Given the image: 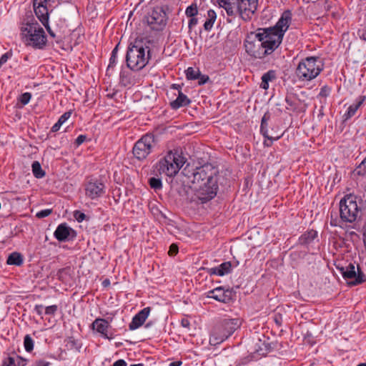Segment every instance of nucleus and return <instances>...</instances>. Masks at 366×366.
<instances>
[{"label": "nucleus", "mask_w": 366, "mask_h": 366, "mask_svg": "<svg viewBox=\"0 0 366 366\" xmlns=\"http://www.w3.org/2000/svg\"><path fill=\"white\" fill-rule=\"evenodd\" d=\"M292 11L285 10L275 25L259 27L248 33L244 41L246 53L259 59L272 54L282 44L285 32L292 22Z\"/></svg>", "instance_id": "nucleus-1"}, {"label": "nucleus", "mask_w": 366, "mask_h": 366, "mask_svg": "<svg viewBox=\"0 0 366 366\" xmlns=\"http://www.w3.org/2000/svg\"><path fill=\"white\" fill-rule=\"evenodd\" d=\"M150 57V49L142 40L136 39L127 48L126 64L132 71H140L147 64Z\"/></svg>", "instance_id": "nucleus-2"}, {"label": "nucleus", "mask_w": 366, "mask_h": 366, "mask_svg": "<svg viewBox=\"0 0 366 366\" xmlns=\"http://www.w3.org/2000/svg\"><path fill=\"white\" fill-rule=\"evenodd\" d=\"M324 69V62L318 56H307L298 62L295 74L298 81L307 82L315 79Z\"/></svg>", "instance_id": "nucleus-3"}, {"label": "nucleus", "mask_w": 366, "mask_h": 366, "mask_svg": "<svg viewBox=\"0 0 366 366\" xmlns=\"http://www.w3.org/2000/svg\"><path fill=\"white\" fill-rule=\"evenodd\" d=\"M21 32L22 41L26 45L37 49H42L46 46L47 39L44 30L36 20L31 19L22 24Z\"/></svg>", "instance_id": "nucleus-4"}, {"label": "nucleus", "mask_w": 366, "mask_h": 366, "mask_svg": "<svg viewBox=\"0 0 366 366\" xmlns=\"http://www.w3.org/2000/svg\"><path fill=\"white\" fill-rule=\"evenodd\" d=\"M184 164V158L178 154L177 152L169 151L156 164V169L161 174H164L167 177L175 176L180 168Z\"/></svg>", "instance_id": "nucleus-5"}, {"label": "nucleus", "mask_w": 366, "mask_h": 366, "mask_svg": "<svg viewBox=\"0 0 366 366\" xmlns=\"http://www.w3.org/2000/svg\"><path fill=\"white\" fill-rule=\"evenodd\" d=\"M356 196L346 194L340 202V217L342 222L352 223L355 222L360 212L357 206Z\"/></svg>", "instance_id": "nucleus-6"}, {"label": "nucleus", "mask_w": 366, "mask_h": 366, "mask_svg": "<svg viewBox=\"0 0 366 366\" xmlns=\"http://www.w3.org/2000/svg\"><path fill=\"white\" fill-rule=\"evenodd\" d=\"M157 137L152 133H147L137 140L132 148L134 158L139 161L147 159L157 144Z\"/></svg>", "instance_id": "nucleus-7"}, {"label": "nucleus", "mask_w": 366, "mask_h": 366, "mask_svg": "<svg viewBox=\"0 0 366 366\" xmlns=\"http://www.w3.org/2000/svg\"><path fill=\"white\" fill-rule=\"evenodd\" d=\"M144 18L149 27L156 31H163L169 19L164 8L159 6L149 11Z\"/></svg>", "instance_id": "nucleus-8"}, {"label": "nucleus", "mask_w": 366, "mask_h": 366, "mask_svg": "<svg viewBox=\"0 0 366 366\" xmlns=\"http://www.w3.org/2000/svg\"><path fill=\"white\" fill-rule=\"evenodd\" d=\"M218 174L217 168L213 167L212 164H204L193 170L191 182L202 184L209 182V183L212 184L214 182H218Z\"/></svg>", "instance_id": "nucleus-9"}, {"label": "nucleus", "mask_w": 366, "mask_h": 366, "mask_svg": "<svg viewBox=\"0 0 366 366\" xmlns=\"http://www.w3.org/2000/svg\"><path fill=\"white\" fill-rule=\"evenodd\" d=\"M337 268L349 285L355 286L366 282V275L358 264L357 269L355 263L351 262L345 267H337Z\"/></svg>", "instance_id": "nucleus-10"}, {"label": "nucleus", "mask_w": 366, "mask_h": 366, "mask_svg": "<svg viewBox=\"0 0 366 366\" xmlns=\"http://www.w3.org/2000/svg\"><path fill=\"white\" fill-rule=\"evenodd\" d=\"M240 318L224 319L216 329L217 342H222L229 337L242 325Z\"/></svg>", "instance_id": "nucleus-11"}, {"label": "nucleus", "mask_w": 366, "mask_h": 366, "mask_svg": "<svg viewBox=\"0 0 366 366\" xmlns=\"http://www.w3.org/2000/svg\"><path fill=\"white\" fill-rule=\"evenodd\" d=\"M207 298H212L224 304L233 302L236 297V292L233 288H225L222 286L215 287L205 293Z\"/></svg>", "instance_id": "nucleus-12"}, {"label": "nucleus", "mask_w": 366, "mask_h": 366, "mask_svg": "<svg viewBox=\"0 0 366 366\" xmlns=\"http://www.w3.org/2000/svg\"><path fill=\"white\" fill-rule=\"evenodd\" d=\"M218 189V182H214L212 184L205 182L200 184L199 188L196 189L195 196L202 204H204L216 197Z\"/></svg>", "instance_id": "nucleus-13"}, {"label": "nucleus", "mask_w": 366, "mask_h": 366, "mask_svg": "<svg viewBox=\"0 0 366 366\" xmlns=\"http://www.w3.org/2000/svg\"><path fill=\"white\" fill-rule=\"evenodd\" d=\"M236 5L239 17L244 21H249L257 9L258 0H236Z\"/></svg>", "instance_id": "nucleus-14"}, {"label": "nucleus", "mask_w": 366, "mask_h": 366, "mask_svg": "<svg viewBox=\"0 0 366 366\" xmlns=\"http://www.w3.org/2000/svg\"><path fill=\"white\" fill-rule=\"evenodd\" d=\"M286 109L295 113H302L306 110V105L296 94L290 93L285 97Z\"/></svg>", "instance_id": "nucleus-15"}, {"label": "nucleus", "mask_w": 366, "mask_h": 366, "mask_svg": "<svg viewBox=\"0 0 366 366\" xmlns=\"http://www.w3.org/2000/svg\"><path fill=\"white\" fill-rule=\"evenodd\" d=\"M131 69H122L119 74V85L123 87L131 88L139 82V75L135 74Z\"/></svg>", "instance_id": "nucleus-16"}, {"label": "nucleus", "mask_w": 366, "mask_h": 366, "mask_svg": "<svg viewBox=\"0 0 366 366\" xmlns=\"http://www.w3.org/2000/svg\"><path fill=\"white\" fill-rule=\"evenodd\" d=\"M76 235V232L69 227L66 223H62L58 225L54 232V237L59 242H66L73 239Z\"/></svg>", "instance_id": "nucleus-17"}, {"label": "nucleus", "mask_w": 366, "mask_h": 366, "mask_svg": "<svg viewBox=\"0 0 366 366\" xmlns=\"http://www.w3.org/2000/svg\"><path fill=\"white\" fill-rule=\"evenodd\" d=\"M110 329L109 322L105 319L98 318L93 322V331L96 330L105 339L111 340L114 338V333L110 332Z\"/></svg>", "instance_id": "nucleus-18"}, {"label": "nucleus", "mask_w": 366, "mask_h": 366, "mask_svg": "<svg viewBox=\"0 0 366 366\" xmlns=\"http://www.w3.org/2000/svg\"><path fill=\"white\" fill-rule=\"evenodd\" d=\"M215 3L219 6V8H222L225 10L228 18L227 21L231 23L232 19H234L237 15H239V11L236 5V1L232 2V0H214Z\"/></svg>", "instance_id": "nucleus-19"}, {"label": "nucleus", "mask_w": 366, "mask_h": 366, "mask_svg": "<svg viewBox=\"0 0 366 366\" xmlns=\"http://www.w3.org/2000/svg\"><path fill=\"white\" fill-rule=\"evenodd\" d=\"M150 311L151 308L149 307H147L141 310L132 317V320L129 325V329L130 330H134L140 327L146 321Z\"/></svg>", "instance_id": "nucleus-20"}, {"label": "nucleus", "mask_w": 366, "mask_h": 366, "mask_svg": "<svg viewBox=\"0 0 366 366\" xmlns=\"http://www.w3.org/2000/svg\"><path fill=\"white\" fill-rule=\"evenodd\" d=\"M207 272L209 275L222 277L232 272V264L230 262H224L217 267L207 268Z\"/></svg>", "instance_id": "nucleus-21"}, {"label": "nucleus", "mask_w": 366, "mask_h": 366, "mask_svg": "<svg viewBox=\"0 0 366 366\" xmlns=\"http://www.w3.org/2000/svg\"><path fill=\"white\" fill-rule=\"evenodd\" d=\"M317 232L313 229H308L302 234L298 238V244L308 248L314 240L317 238Z\"/></svg>", "instance_id": "nucleus-22"}, {"label": "nucleus", "mask_w": 366, "mask_h": 366, "mask_svg": "<svg viewBox=\"0 0 366 366\" xmlns=\"http://www.w3.org/2000/svg\"><path fill=\"white\" fill-rule=\"evenodd\" d=\"M366 100L365 95H360L355 100V103L351 104L348 108L347 112L343 115L344 121H347L352 117L358 109L363 104L365 101Z\"/></svg>", "instance_id": "nucleus-23"}, {"label": "nucleus", "mask_w": 366, "mask_h": 366, "mask_svg": "<svg viewBox=\"0 0 366 366\" xmlns=\"http://www.w3.org/2000/svg\"><path fill=\"white\" fill-rule=\"evenodd\" d=\"M33 8L36 16L41 21V23L43 25H45V24L48 23L49 12L51 11V9H47V7L46 6H43V4H33Z\"/></svg>", "instance_id": "nucleus-24"}, {"label": "nucleus", "mask_w": 366, "mask_h": 366, "mask_svg": "<svg viewBox=\"0 0 366 366\" xmlns=\"http://www.w3.org/2000/svg\"><path fill=\"white\" fill-rule=\"evenodd\" d=\"M190 103L191 100L187 97V96L182 92H179L177 99L170 102V107L173 109H178L180 107L189 105Z\"/></svg>", "instance_id": "nucleus-25"}, {"label": "nucleus", "mask_w": 366, "mask_h": 366, "mask_svg": "<svg viewBox=\"0 0 366 366\" xmlns=\"http://www.w3.org/2000/svg\"><path fill=\"white\" fill-rule=\"evenodd\" d=\"M107 182V177L103 175L99 180L93 182V196L101 197L105 193V182Z\"/></svg>", "instance_id": "nucleus-26"}, {"label": "nucleus", "mask_w": 366, "mask_h": 366, "mask_svg": "<svg viewBox=\"0 0 366 366\" xmlns=\"http://www.w3.org/2000/svg\"><path fill=\"white\" fill-rule=\"evenodd\" d=\"M203 16H205L204 15ZM207 19L203 24V29L206 31H210L213 28L214 24L217 19V13L214 9H209L207 12Z\"/></svg>", "instance_id": "nucleus-27"}, {"label": "nucleus", "mask_w": 366, "mask_h": 366, "mask_svg": "<svg viewBox=\"0 0 366 366\" xmlns=\"http://www.w3.org/2000/svg\"><path fill=\"white\" fill-rule=\"evenodd\" d=\"M272 347L269 342H266L265 341H261L259 340V342L256 344L254 353H256L258 356L262 357L266 356L267 353H269L272 350Z\"/></svg>", "instance_id": "nucleus-28"}, {"label": "nucleus", "mask_w": 366, "mask_h": 366, "mask_svg": "<svg viewBox=\"0 0 366 366\" xmlns=\"http://www.w3.org/2000/svg\"><path fill=\"white\" fill-rule=\"evenodd\" d=\"M277 78L276 71L270 69L262 76L260 87L267 90L269 88V82L275 80Z\"/></svg>", "instance_id": "nucleus-29"}, {"label": "nucleus", "mask_w": 366, "mask_h": 366, "mask_svg": "<svg viewBox=\"0 0 366 366\" xmlns=\"http://www.w3.org/2000/svg\"><path fill=\"white\" fill-rule=\"evenodd\" d=\"M57 277L61 282L66 284H70V282L72 280L71 269L69 267H66L59 269L57 272Z\"/></svg>", "instance_id": "nucleus-30"}, {"label": "nucleus", "mask_w": 366, "mask_h": 366, "mask_svg": "<svg viewBox=\"0 0 366 366\" xmlns=\"http://www.w3.org/2000/svg\"><path fill=\"white\" fill-rule=\"evenodd\" d=\"M22 255L16 252L10 254L7 258L6 263L9 265L20 266L23 264Z\"/></svg>", "instance_id": "nucleus-31"}, {"label": "nucleus", "mask_w": 366, "mask_h": 366, "mask_svg": "<svg viewBox=\"0 0 366 366\" xmlns=\"http://www.w3.org/2000/svg\"><path fill=\"white\" fill-rule=\"evenodd\" d=\"M271 117V114L269 112H267L263 115L261 119L260 124V133L264 137H267V134H269L268 130V122L269 121Z\"/></svg>", "instance_id": "nucleus-32"}, {"label": "nucleus", "mask_w": 366, "mask_h": 366, "mask_svg": "<svg viewBox=\"0 0 366 366\" xmlns=\"http://www.w3.org/2000/svg\"><path fill=\"white\" fill-rule=\"evenodd\" d=\"M32 172L36 178L40 179L45 176V172L41 169L39 162L34 161L31 165Z\"/></svg>", "instance_id": "nucleus-33"}, {"label": "nucleus", "mask_w": 366, "mask_h": 366, "mask_svg": "<svg viewBox=\"0 0 366 366\" xmlns=\"http://www.w3.org/2000/svg\"><path fill=\"white\" fill-rule=\"evenodd\" d=\"M185 15L189 19L199 15L198 6L196 2L192 3L186 8Z\"/></svg>", "instance_id": "nucleus-34"}, {"label": "nucleus", "mask_w": 366, "mask_h": 366, "mask_svg": "<svg viewBox=\"0 0 366 366\" xmlns=\"http://www.w3.org/2000/svg\"><path fill=\"white\" fill-rule=\"evenodd\" d=\"M199 69H195L193 67H188L187 69L185 71L186 78L188 80H196L198 79L199 76Z\"/></svg>", "instance_id": "nucleus-35"}, {"label": "nucleus", "mask_w": 366, "mask_h": 366, "mask_svg": "<svg viewBox=\"0 0 366 366\" xmlns=\"http://www.w3.org/2000/svg\"><path fill=\"white\" fill-rule=\"evenodd\" d=\"M34 342L29 335H26L24 337V347L27 352H31L34 350Z\"/></svg>", "instance_id": "nucleus-36"}, {"label": "nucleus", "mask_w": 366, "mask_h": 366, "mask_svg": "<svg viewBox=\"0 0 366 366\" xmlns=\"http://www.w3.org/2000/svg\"><path fill=\"white\" fill-rule=\"evenodd\" d=\"M59 0H33L34 5H39L43 4V6H46L47 9H51L52 11L54 7V4L58 3Z\"/></svg>", "instance_id": "nucleus-37"}, {"label": "nucleus", "mask_w": 366, "mask_h": 366, "mask_svg": "<svg viewBox=\"0 0 366 366\" xmlns=\"http://www.w3.org/2000/svg\"><path fill=\"white\" fill-rule=\"evenodd\" d=\"M149 184L150 187L154 190H160L162 188V182L161 179L151 177L149 179Z\"/></svg>", "instance_id": "nucleus-38"}, {"label": "nucleus", "mask_w": 366, "mask_h": 366, "mask_svg": "<svg viewBox=\"0 0 366 366\" xmlns=\"http://www.w3.org/2000/svg\"><path fill=\"white\" fill-rule=\"evenodd\" d=\"M282 137V134H280V135H276V136L269 135V134H267V137H264V140L263 142V144L266 147H270L272 146L273 142L274 141L280 139Z\"/></svg>", "instance_id": "nucleus-39"}, {"label": "nucleus", "mask_w": 366, "mask_h": 366, "mask_svg": "<svg viewBox=\"0 0 366 366\" xmlns=\"http://www.w3.org/2000/svg\"><path fill=\"white\" fill-rule=\"evenodd\" d=\"M354 172L359 176H364L366 174V157L355 168Z\"/></svg>", "instance_id": "nucleus-40"}, {"label": "nucleus", "mask_w": 366, "mask_h": 366, "mask_svg": "<svg viewBox=\"0 0 366 366\" xmlns=\"http://www.w3.org/2000/svg\"><path fill=\"white\" fill-rule=\"evenodd\" d=\"M332 91V88L327 85H325L320 88V93L318 94V97L326 99L330 96Z\"/></svg>", "instance_id": "nucleus-41"}, {"label": "nucleus", "mask_w": 366, "mask_h": 366, "mask_svg": "<svg viewBox=\"0 0 366 366\" xmlns=\"http://www.w3.org/2000/svg\"><path fill=\"white\" fill-rule=\"evenodd\" d=\"M117 61V56L114 55H112L109 58V63L107 69V75L110 76V71L113 70L114 67L115 66Z\"/></svg>", "instance_id": "nucleus-42"}, {"label": "nucleus", "mask_w": 366, "mask_h": 366, "mask_svg": "<svg viewBox=\"0 0 366 366\" xmlns=\"http://www.w3.org/2000/svg\"><path fill=\"white\" fill-rule=\"evenodd\" d=\"M199 19L200 17H199L198 15L192 17L189 19L188 29L189 32L194 29V27H195L198 24Z\"/></svg>", "instance_id": "nucleus-43"}, {"label": "nucleus", "mask_w": 366, "mask_h": 366, "mask_svg": "<svg viewBox=\"0 0 366 366\" xmlns=\"http://www.w3.org/2000/svg\"><path fill=\"white\" fill-rule=\"evenodd\" d=\"M74 217L79 222H81L82 221H84L85 219L89 220V217H86L84 212L79 211V210L74 211Z\"/></svg>", "instance_id": "nucleus-44"}, {"label": "nucleus", "mask_w": 366, "mask_h": 366, "mask_svg": "<svg viewBox=\"0 0 366 366\" xmlns=\"http://www.w3.org/2000/svg\"><path fill=\"white\" fill-rule=\"evenodd\" d=\"M1 366H16V357H7L2 361Z\"/></svg>", "instance_id": "nucleus-45"}, {"label": "nucleus", "mask_w": 366, "mask_h": 366, "mask_svg": "<svg viewBox=\"0 0 366 366\" xmlns=\"http://www.w3.org/2000/svg\"><path fill=\"white\" fill-rule=\"evenodd\" d=\"M31 98V94L29 92H25L19 97V102L24 106L30 102Z\"/></svg>", "instance_id": "nucleus-46"}, {"label": "nucleus", "mask_w": 366, "mask_h": 366, "mask_svg": "<svg viewBox=\"0 0 366 366\" xmlns=\"http://www.w3.org/2000/svg\"><path fill=\"white\" fill-rule=\"evenodd\" d=\"M357 34L359 38L363 41H366V23L360 25V27L357 31Z\"/></svg>", "instance_id": "nucleus-47"}, {"label": "nucleus", "mask_w": 366, "mask_h": 366, "mask_svg": "<svg viewBox=\"0 0 366 366\" xmlns=\"http://www.w3.org/2000/svg\"><path fill=\"white\" fill-rule=\"evenodd\" d=\"M51 213L52 209H42L36 214V217L39 219H42L49 216Z\"/></svg>", "instance_id": "nucleus-48"}, {"label": "nucleus", "mask_w": 366, "mask_h": 366, "mask_svg": "<svg viewBox=\"0 0 366 366\" xmlns=\"http://www.w3.org/2000/svg\"><path fill=\"white\" fill-rule=\"evenodd\" d=\"M178 252H179L178 245L175 243H173L169 246L168 254L169 256H174L178 253Z\"/></svg>", "instance_id": "nucleus-49"}, {"label": "nucleus", "mask_w": 366, "mask_h": 366, "mask_svg": "<svg viewBox=\"0 0 366 366\" xmlns=\"http://www.w3.org/2000/svg\"><path fill=\"white\" fill-rule=\"evenodd\" d=\"M58 310V307L56 305L48 306L45 307V314L54 315Z\"/></svg>", "instance_id": "nucleus-50"}, {"label": "nucleus", "mask_w": 366, "mask_h": 366, "mask_svg": "<svg viewBox=\"0 0 366 366\" xmlns=\"http://www.w3.org/2000/svg\"><path fill=\"white\" fill-rule=\"evenodd\" d=\"M12 56V53L11 51H8L5 54H4L0 57V68L2 66L3 64H4L9 59H10Z\"/></svg>", "instance_id": "nucleus-51"}, {"label": "nucleus", "mask_w": 366, "mask_h": 366, "mask_svg": "<svg viewBox=\"0 0 366 366\" xmlns=\"http://www.w3.org/2000/svg\"><path fill=\"white\" fill-rule=\"evenodd\" d=\"M197 79L199 80L198 81L199 85H204L207 82L209 81V76L205 75V74H202V73L199 72V76Z\"/></svg>", "instance_id": "nucleus-52"}, {"label": "nucleus", "mask_w": 366, "mask_h": 366, "mask_svg": "<svg viewBox=\"0 0 366 366\" xmlns=\"http://www.w3.org/2000/svg\"><path fill=\"white\" fill-rule=\"evenodd\" d=\"M28 360L21 356H16V366H26Z\"/></svg>", "instance_id": "nucleus-53"}, {"label": "nucleus", "mask_w": 366, "mask_h": 366, "mask_svg": "<svg viewBox=\"0 0 366 366\" xmlns=\"http://www.w3.org/2000/svg\"><path fill=\"white\" fill-rule=\"evenodd\" d=\"M50 362L45 360H36L31 366H49Z\"/></svg>", "instance_id": "nucleus-54"}, {"label": "nucleus", "mask_w": 366, "mask_h": 366, "mask_svg": "<svg viewBox=\"0 0 366 366\" xmlns=\"http://www.w3.org/2000/svg\"><path fill=\"white\" fill-rule=\"evenodd\" d=\"M87 139V137L84 134H80L77 137L75 140V144L76 147L81 145L83 142H84Z\"/></svg>", "instance_id": "nucleus-55"}, {"label": "nucleus", "mask_w": 366, "mask_h": 366, "mask_svg": "<svg viewBox=\"0 0 366 366\" xmlns=\"http://www.w3.org/2000/svg\"><path fill=\"white\" fill-rule=\"evenodd\" d=\"M71 112H66L64 113L58 119L59 122L64 124L66 122L67 119L71 117Z\"/></svg>", "instance_id": "nucleus-56"}, {"label": "nucleus", "mask_w": 366, "mask_h": 366, "mask_svg": "<svg viewBox=\"0 0 366 366\" xmlns=\"http://www.w3.org/2000/svg\"><path fill=\"white\" fill-rule=\"evenodd\" d=\"M44 309H45V308L44 307V306L42 305H36L34 307V311L39 316L42 315Z\"/></svg>", "instance_id": "nucleus-57"}, {"label": "nucleus", "mask_w": 366, "mask_h": 366, "mask_svg": "<svg viewBox=\"0 0 366 366\" xmlns=\"http://www.w3.org/2000/svg\"><path fill=\"white\" fill-rule=\"evenodd\" d=\"M62 124H63L62 123H61L60 122L57 121V122H56L53 125V127H51V132H58V131L60 129V128H61V125H62Z\"/></svg>", "instance_id": "nucleus-58"}, {"label": "nucleus", "mask_w": 366, "mask_h": 366, "mask_svg": "<svg viewBox=\"0 0 366 366\" xmlns=\"http://www.w3.org/2000/svg\"><path fill=\"white\" fill-rule=\"evenodd\" d=\"M181 325L183 327H185V328H187V329H189L190 328V322L189 320L187 319V318H182L181 320Z\"/></svg>", "instance_id": "nucleus-59"}, {"label": "nucleus", "mask_w": 366, "mask_h": 366, "mask_svg": "<svg viewBox=\"0 0 366 366\" xmlns=\"http://www.w3.org/2000/svg\"><path fill=\"white\" fill-rule=\"evenodd\" d=\"M112 366H127V362L123 359L115 361Z\"/></svg>", "instance_id": "nucleus-60"}, {"label": "nucleus", "mask_w": 366, "mask_h": 366, "mask_svg": "<svg viewBox=\"0 0 366 366\" xmlns=\"http://www.w3.org/2000/svg\"><path fill=\"white\" fill-rule=\"evenodd\" d=\"M45 26V28L46 29L48 33L49 34V35L52 37H55V34L54 33V31L51 29V28L49 27V22L45 24V25H44Z\"/></svg>", "instance_id": "nucleus-61"}, {"label": "nucleus", "mask_w": 366, "mask_h": 366, "mask_svg": "<svg viewBox=\"0 0 366 366\" xmlns=\"http://www.w3.org/2000/svg\"><path fill=\"white\" fill-rule=\"evenodd\" d=\"M171 88L177 90L179 93L182 92V86L180 84H172Z\"/></svg>", "instance_id": "nucleus-62"}, {"label": "nucleus", "mask_w": 366, "mask_h": 366, "mask_svg": "<svg viewBox=\"0 0 366 366\" xmlns=\"http://www.w3.org/2000/svg\"><path fill=\"white\" fill-rule=\"evenodd\" d=\"M102 286L104 287H108L110 285V280H109V279H108V278L104 279L102 281Z\"/></svg>", "instance_id": "nucleus-63"}, {"label": "nucleus", "mask_w": 366, "mask_h": 366, "mask_svg": "<svg viewBox=\"0 0 366 366\" xmlns=\"http://www.w3.org/2000/svg\"><path fill=\"white\" fill-rule=\"evenodd\" d=\"M182 362L181 360L174 361L169 364V366H181Z\"/></svg>", "instance_id": "nucleus-64"}]
</instances>
